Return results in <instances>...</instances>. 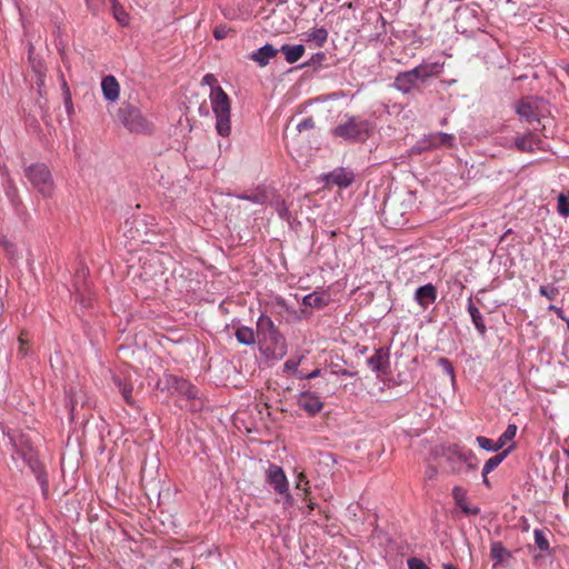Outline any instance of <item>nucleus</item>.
I'll list each match as a JSON object with an SVG mask.
<instances>
[{
	"label": "nucleus",
	"mask_w": 569,
	"mask_h": 569,
	"mask_svg": "<svg viewBox=\"0 0 569 569\" xmlns=\"http://www.w3.org/2000/svg\"><path fill=\"white\" fill-rule=\"evenodd\" d=\"M389 349L378 348L375 353L367 359V365L373 372H385L389 365Z\"/></svg>",
	"instance_id": "ddd939ff"
},
{
	"label": "nucleus",
	"mask_w": 569,
	"mask_h": 569,
	"mask_svg": "<svg viewBox=\"0 0 569 569\" xmlns=\"http://www.w3.org/2000/svg\"><path fill=\"white\" fill-rule=\"evenodd\" d=\"M202 83L211 88L210 103L216 117V130L221 137H229L231 133V102L223 89L217 84L213 74H206Z\"/></svg>",
	"instance_id": "f257e3e1"
},
{
	"label": "nucleus",
	"mask_w": 569,
	"mask_h": 569,
	"mask_svg": "<svg viewBox=\"0 0 569 569\" xmlns=\"http://www.w3.org/2000/svg\"><path fill=\"white\" fill-rule=\"evenodd\" d=\"M276 210L280 218L284 219L287 217L288 209L283 201L276 202Z\"/></svg>",
	"instance_id": "ea45409f"
},
{
	"label": "nucleus",
	"mask_w": 569,
	"mask_h": 569,
	"mask_svg": "<svg viewBox=\"0 0 569 569\" xmlns=\"http://www.w3.org/2000/svg\"><path fill=\"white\" fill-rule=\"evenodd\" d=\"M567 456L569 457V450L566 451Z\"/></svg>",
	"instance_id": "e2e57ef3"
},
{
	"label": "nucleus",
	"mask_w": 569,
	"mask_h": 569,
	"mask_svg": "<svg viewBox=\"0 0 569 569\" xmlns=\"http://www.w3.org/2000/svg\"><path fill=\"white\" fill-rule=\"evenodd\" d=\"M413 299L422 310H426L436 301L437 289L432 283L421 286L416 290Z\"/></svg>",
	"instance_id": "4468645a"
},
{
	"label": "nucleus",
	"mask_w": 569,
	"mask_h": 569,
	"mask_svg": "<svg viewBox=\"0 0 569 569\" xmlns=\"http://www.w3.org/2000/svg\"><path fill=\"white\" fill-rule=\"evenodd\" d=\"M43 82H44V80H43L42 76H39V79H38L39 88H41L43 86Z\"/></svg>",
	"instance_id": "864d4df0"
},
{
	"label": "nucleus",
	"mask_w": 569,
	"mask_h": 569,
	"mask_svg": "<svg viewBox=\"0 0 569 569\" xmlns=\"http://www.w3.org/2000/svg\"><path fill=\"white\" fill-rule=\"evenodd\" d=\"M313 120L311 118H306L303 120H301L298 124H297V129L299 132H302L303 130H308V129H311L313 128Z\"/></svg>",
	"instance_id": "e433bc0d"
},
{
	"label": "nucleus",
	"mask_w": 569,
	"mask_h": 569,
	"mask_svg": "<svg viewBox=\"0 0 569 569\" xmlns=\"http://www.w3.org/2000/svg\"><path fill=\"white\" fill-rule=\"evenodd\" d=\"M443 569H458V568L452 565H443Z\"/></svg>",
	"instance_id": "5fc2aeb1"
},
{
	"label": "nucleus",
	"mask_w": 569,
	"mask_h": 569,
	"mask_svg": "<svg viewBox=\"0 0 569 569\" xmlns=\"http://www.w3.org/2000/svg\"><path fill=\"white\" fill-rule=\"evenodd\" d=\"M26 177L43 197L49 198L52 196L53 181L47 166L40 163L31 164L26 170Z\"/></svg>",
	"instance_id": "423d86ee"
},
{
	"label": "nucleus",
	"mask_w": 569,
	"mask_h": 569,
	"mask_svg": "<svg viewBox=\"0 0 569 569\" xmlns=\"http://www.w3.org/2000/svg\"><path fill=\"white\" fill-rule=\"evenodd\" d=\"M122 397H124L126 402L132 403V393H122Z\"/></svg>",
	"instance_id": "09e8293b"
},
{
	"label": "nucleus",
	"mask_w": 569,
	"mask_h": 569,
	"mask_svg": "<svg viewBox=\"0 0 569 569\" xmlns=\"http://www.w3.org/2000/svg\"><path fill=\"white\" fill-rule=\"evenodd\" d=\"M101 91L106 100L116 102L120 96V84L114 76H106L101 80Z\"/></svg>",
	"instance_id": "2eb2a0df"
},
{
	"label": "nucleus",
	"mask_w": 569,
	"mask_h": 569,
	"mask_svg": "<svg viewBox=\"0 0 569 569\" xmlns=\"http://www.w3.org/2000/svg\"><path fill=\"white\" fill-rule=\"evenodd\" d=\"M438 476V469L435 466L429 465L427 469H425V479L429 481H433Z\"/></svg>",
	"instance_id": "4c0bfd02"
},
{
	"label": "nucleus",
	"mask_w": 569,
	"mask_h": 569,
	"mask_svg": "<svg viewBox=\"0 0 569 569\" xmlns=\"http://www.w3.org/2000/svg\"><path fill=\"white\" fill-rule=\"evenodd\" d=\"M277 54V49L273 46L267 43L252 52L250 58L256 61L260 67H264L269 63L270 59Z\"/></svg>",
	"instance_id": "a211bd4d"
},
{
	"label": "nucleus",
	"mask_w": 569,
	"mask_h": 569,
	"mask_svg": "<svg viewBox=\"0 0 569 569\" xmlns=\"http://www.w3.org/2000/svg\"><path fill=\"white\" fill-rule=\"evenodd\" d=\"M157 390L158 391H189L190 383L184 379L178 378L177 376L164 375L157 382Z\"/></svg>",
	"instance_id": "9b49d317"
},
{
	"label": "nucleus",
	"mask_w": 569,
	"mask_h": 569,
	"mask_svg": "<svg viewBox=\"0 0 569 569\" xmlns=\"http://www.w3.org/2000/svg\"><path fill=\"white\" fill-rule=\"evenodd\" d=\"M539 293L549 300H555L559 291L553 286H540Z\"/></svg>",
	"instance_id": "2f4dec72"
},
{
	"label": "nucleus",
	"mask_w": 569,
	"mask_h": 569,
	"mask_svg": "<svg viewBox=\"0 0 569 569\" xmlns=\"http://www.w3.org/2000/svg\"><path fill=\"white\" fill-rule=\"evenodd\" d=\"M442 71L443 63L439 61L423 60L413 69L399 72L395 79L393 87L402 93H409L420 83H425L430 78L438 77Z\"/></svg>",
	"instance_id": "f03ea898"
},
{
	"label": "nucleus",
	"mask_w": 569,
	"mask_h": 569,
	"mask_svg": "<svg viewBox=\"0 0 569 569\" xmlns=\"http://www.w3.org/2000/svg\"><path fill=\"white\" fill-rule=\"evenodd\" d=\"M546 109L545 102L538 98H526L517 104V113L528 122L540 120Z\"/></svg>",
	"instance_id": "0eeeda50"
},
{
	"label": "nucleus",
	"mask_w": 569,
	"mask_h": 569,
	"mask_svg": "<svg viewBox=\"0 0 569 569\" xmlns=\"http://www.w3.org/2000/svg\"><path fill=\"white\" fill-rule=\"evenodd\" d=\"M131 390H132V387L130 389H127L126 387H123L120 391L127 392V391H131Z\"/></svg>",
	"instance_id": "4d7b16f0"
},
{
	"label": "nucleus",
	"mask_w": 569,
	"mask_h": 569,
	"mask_svg": "<svg viewBox=\"0 0 569 569\" xmlns=\"http://www.w3.org/2000/svg\"><path fill=\"white\" fill-rule=\"evenodd\" d=\"M281 52L284 54L288 63H295L303 56L305 47L302 44H283L281 47Z\"/></svg>",
	"instance_id": "4be33fe9"
},
{
	"label": "nucleus",
	"mask_w": 569,
	"mask_h": 569,
	"mask_svg": "<svg viewBox=\"0 0 569 569\" xmlns=\"http://www.w3.org/2000/svg\"><path fill=\"white\" fill-rule=\"evenodd\" d=\"M300 359H289L284 362V370L286 371H296L299 366Z\"/></svg>",
	"instance_id": "a19ab883"
},
{
	"label": "nucleus",
	"mask_w": 569,
	"mask_h": 569,
	"mask_svg": "<svg viewBox=\"0 0 569 569\" xmlns=\"http://www.w3.org/2000/svg\"><path fill=\"white\" fill-rule=\"evenodd\" d=\"M278 495H282V496H284V501H287V503H288L289 506H291V505H292V496L289 493V490L287 491V493H278Z\"/></svg>",
	"instance_id": "a18cd8bd"
},
{
	"label": "nucleus",
	"mask_w": 569,
	"mask_h": 569,
	"mask_svg": "<svg viewBox=\"0 0 569 569\" xmlns=\"http://www.w3.org/2000/svg\"><path fill=\"white\" fill-rule=\"evenodd\" d=\"M328 39V31L325 28H313L303 33L306 42H313L316 47H322Z\"/></svg>",
	"instance_id": "412c9836"
},
{
	"label": "nucleus",
	"mask_w": 569,
	"mask_h": 569,
	"mask_svg": "<svg viewBox=\"0 0 569 569\" xmlns=\"http://www.w3.org/2000/svg\"><path fill=\"white\" fill-rule=\"evenodd\" d=\"M451 495H453V499L455 501H457L458 506L461 507V509H463L465 512H468V509H466L462 505H461V501L465 500L466 498V491L465 489L460 488V487H455L453 488V491H451Z\"/></svg>",
	"instance_id": "473e14b6"
},
{
	"label": "nucleus",
	"mask_w": 569,
	"mask_h": 569,
	"mask_svg": "<svg viewBox=\"0 0 569 569\" xmlns=\"http://www.w3.org/2000/svg\"><path fill=\"white\" fill-rule=\"evenodd\" d=\"M299 490L302 491V500L309 501L310 500V487L309 486H305V487H302Z\"/></svg>",
	"instance_id": "79ce46f5"
},
{
	"label": "nucleus",
	"mask_w": 569,
	"mask_h": 569,
	"mask_svg": "<svg viewBox=\"0 0 569 569\" xmlns=\"http://www.w3.org/2000/svg\"><path fill=\"white\" fill-rule=\"evenodd\" d=\"M557 212L563 218L569 217V193H560L558 196Z\"/></svg>",
	"instance_id": "cd10ccee"
},
{
	"label": "nucleus",
	"mask_w": 569,
	"mask_h": 569,
	"mask_svg": "<svg viewBox=\"0 0 569 569\" xmlns=\"http://www.w3.org/2000/svg\"><path fill=\"white\" fill-rule=\"evenodd\" d=\"M62 81H63V83H62L63 88H68V87H67V82L64 81V79H63V78H62Z\"/></svg>",
	"instance_id": "bf43d9fd"
},
{
	"label": "nucleus",
	"mask_w": 569,
	"mask_h": 569,
	"mask_svg": "<svg viewBox=\"0 0 569 569\" xmlns=\"http://www.w3.org/2000/svg\"><path fill=\"white\" fill-rule=\"evenodd\" d=\"M230 31V28L227 26H217L213 30V36L217 40H222L229 36Z\"/></svg>",
	"instance_id": "72a5a7b5"
},
{
	"label": "nucleus",
	"mask_w": 569,
	"mask_h": 569,
	"mask_svg": "<svg viewBox=\"0 0 569 569\" xmlns=\"http://www.w3.org/2000/svg\"><path fill=\"white\" fill-rule=\"evenodd\" d=\"M298 403L309 415H315L322 409V402L313 393H299Z\"/></svg>",
	"instance_id": "f3484780"
},
{
	"label": "nucleus",
	"mask_w": 569,
	"mask_h": 569,
	"mask_svg": "<svg viewBox=\"0 0 569 569\" xmlns=\"http://www.w3.org/2000/svg\"><path fill=\"white\" fill-rule=\"evenodd\" d=\"M267 482L273 487L277 493H286L289 490L288 478H286L281 467L277 465H270V468H268Z\"/></svg>",
	"instance_id": "9d476101"
},
{
	"label": "nucleus",
	"mask_w": 569,
	"mask_h": 569,
	"mask_svg": "<svg viewBox=\"0 0 569 569\" xmlns=\"http://www.w3.org/2000/svg\"><path fill=\"white\" fill-rule=\"evenodd\" d=\"M477 442L480 448L487 450V451H499L506 446H500L499 441L493 442L492 440L486 438V437H477Z\"/></svg>",
	"instance_id": "c85d7f7f"
},
{
	"label": "nucleus",
	"mask_w": 569,
	"mask_h": 569,
	"mask_svg": "<svg viewBox=\"0 0 569 569\" xmlns=\"http://www.w3.org/2000/svg\"><path fill=\"white\" fill-rule=\"evenodd\" d=\"M118 118L131 132L146 133L152 130L151 122L134 106L122 104L118 110Z\"/></svg>",
	"instance_id": "39448f33"
},
{
	"label": "nucleus",
	"mask_w": 569,
	"mask_h": 569,
	"mask_svg": "<svg viewBox=\"0 0 569 569\" xmlns=\"http://www.w3.org/2000/svg\"><path fill=\"white\" fill-rule=\"evenodd\" d=\"M467 310H468V312L470 315L471 321L475 325L477 331L480 335H485V332L487 330L486 323L483 321V318H482L479 309L472 302V298L471 297L468 299Z\"/></svg>",
	"instance_id": "aec40b11"
},
{
	"label": "nucleus",
	"mask_w": 569,
	"mask_h": 569,
	"mask_svg": "<svg viewBox=\"0 0 569 569\" xmlns=\"http://www.w3.org/2000/svg\"><path fill=\"white\" fill-rule=\"evenodd\" d=\"M409 569H430L425 562L418 558L409 560Z\"/></svg>",
	"instance_id": "58836bf2"
},
{
	"label": "nucleus",
	"mask_w": 569,
	"mask_h": 569,
	"mask_svg": "<svg viewBox=\"0 0 569 569\" xmlns=\"http://www.w3.org/2000/svg\"><path fill=\"white\" fill-rule=\"evenodd\" d=\"M550 310H558L555 306L549 307Z\"/></svg>",
	"instance_id": "052dcab7"
},
{
	"label": "nucleus",
	"mask_w": 569,
	"mask_h": 569,
	"mask_svg": "<svg viewBox=\"0 0 569 569\" xmlns=\"http://www.w3.org/2000/svg\"><path fill=\"white\" fill-rule=\"evenodd\" d=\"M319 375V370H313L312 372L306 375V376H300V378H313V377H317Z\"/></svg>",
	"instance_id": "de8ad7c7"
},
{
	"label": "nucleus",
	"mask_w": 569,
	"mask_h": 569,
	"mask_svg": "<svg viewBox=\"0 0 569 569\" xmlns=\"http://www.w3.org/2000/svg\"><path fill=\"white\" fill-rule=\"evenodd\" d=\"M278 329L276 328L273 321L268 316L261 315L257 321V337L259 342L261 340H266L270 338L273 333H276Z\"/></svg>",
	"instance_id": "dca6fc26"
},
{
	"label": "nucleus",
	"mask_w": 569,
	"mask_h": 569,
	"mask_svg": "<svg viewBox=\"0 0 569 569\" xmlns=\"http://www.w3.org/2000/svg\"><path fill=\"white\" fill-rule=\"evenodd\" d=\"M535 542L539 550L546 552L549 550V541L547 540L546 533L541 530H535Z\"/></svg>",
	"instance_id": "c756f323"
},
{
	"label": "nucleus",
	"mask_w": 569,
	"mask_h": 569,
	"mask_svg": "<svg viewBox=\"0 0 569 569\" xmlns=\"http://www.w3.org/2000/svg\"><path fill=\"white\" fill-rule=\"evenodd\" d=\"M515 143H516V147L520 151L531 152L537 149H540L541 141L538 138H536L535 134L528 133V134L518 137L516 139Z\"/></svg>",
	"instance_id": "6ab92c4d"
},
{
	"label": "nucleus",
	"mask_w": 569,
	"mask_h": 569,
	"mask_svg": "<svg viewBox=\"0 0 569 569\" xmlns=\"http://www.w3.org/2000/svg\"><path fill=\"white\" fill-rule=\"evenodd\" d=\"M346 7H347L348 9H351V8H352V3H351V2H349V3H347V4H346Z\"/></svg>",
	"instance_id": "13d9d810"
},
{
	"label": "nucleus",
	"mask_w": 569,
	"mask_h": 569,
	"mask_svg": "<svg viewBox=\"0 0 569 569\" xmlns=\"http://www.w3.org/2000/svg\"><path fill=\"white\" fill-rule=\"evenodd\" d=\"M487 477H488V476H485V475H483V483H485V485H487V486L489 487V481H488V478H487Z\"/></svg>",
	"instance_id": "6e6d98bb"
},
{
	"label": "nucleus",
	"mask_w": 569,
	"mask_h": 569,
	"mask_svg": "<svg viewBox=\"0 0 569 569\" xmlns=\"http://www.w3.org/2000/svg\"><path fill=\"white\" fill-rule=\"evenodd\" d=\"M259 350L269 359H282L287 353L286 339L277 331L270 338L260 341Z\"/></svg>",
	"instance_id": "6e6552de"
},
{
	"label": "nucleus",
	"mask_w": 569,
	"mask_h": 569,
	"mask_svg": "<svg viewBox=\"0 0 569 569\" xmlns=\"http://www.w3.org/2000/svg\"><path fill=\"white\" fill-rule=\"evenodd\" d=\"M309 486V480L306 478V473L303 471H299L298 476H296V490H301L303 487Z\"/></svg>",
	"instance_id": "c9c22d12"
},
{
	"label": "nucleus",
	"mask_w": 569,
	"mask_h": 569,
	"mask_svg": "<svg viewBox=\"0 0 569 569\" xmlns=\"http://www.w3.org/2000/svg\"><path fill=\"white\" fill-rule=\"evenodd\" d=\"M517 427L516 425H509L508 428H506L505 432L498 438V442H500V446H506L509 441H511L516 437Z\"/></svg>",
	"instance_id": "7c9ffc66"
},
{
	"label": "nucleus",
	"mask_w": 569,
	"mask_h": 569,
	"mask_svg": "<svg viewBox=\"0 0 569 569\" xmlns=\"http://www.w3.org/2000/svg\"><path fill=\"white\" fill-rule=\"evenodd\" d=\"M306 501H308L309 511H312L316 509V507H317L316 502H313L312 500H306Z\"/></svg>",
	"instance_id": "8fccbe9b"
},
{
	"label": "nucleus",
	"mask_w": 569,
	"mask_h": 569,
	"mask_svg": "<svg viewBox=\"0 0 569 569\" xmlns=\"http://www.w3.org/2000/svg\"><path fill=\"white\" fill-rule=\"evenodd\" d=\"M182 396H184L182 399H180L179 401H184L186 403H189L191 401V399H193L191 396V393H182Z\"/></svg>",
	"instance_id": "49530a36"
},
{
	"label": "nucleus",
	"mask_w": 569,
	"mask_h": 569,
	"mask_svg": "<svg viewBox=\"0 0 569 569\" xmlns=\"http://www.w3.org/2000/svg\"><path fill=\"white\" fill-rule=\"evenodd\" d=\"M439 366L443 369V371L452 379L453 378V368L450 361L446 358H440L438 360Z\"/></svg>",
	"instance_id": "f704fd0d"
},
{
	"label": "nucleus",
	"mask_w": 569,
	"mask_h": 569,
	"mask_svg": "<svg viewBox=\"0 0 569 569\" xmlns=\"http://www.w3.org/2000/svg\"><path fill=\"white\" fill-rule=\"evenodd\" d=\"M77 301H79L83 307H89L90 302L84 299H79L78 296L76 297Z\"/></svg>",
	"instance_id": "3c124183"
},
{
	"label": "nucleus",
	"mask_w": 569,
	"mask_h": 569,
	"mask_svg": "<svg viewBox=\"0 0 569 569\" xmlns=\"http://www.w3.org/2000/svg\"><path fill=\"white\" fill-rule=\"evenodd\" d=\"M355 179L352 171L346 168H338L325 176L327 184H335L340 188L349 187Z\"/></svg>",
	"instance_id": "f8f14e48"
},
{
	"label": "nucleus",
	"mask_w": 569,
	"mask_h": 569,
	"mask_svg": "<svg viewBox=\"0 0 569 569\" xmlns=\"http://www.w3.org/2000/svg\"><path fill=\"white\" fill-rule=\"evenodd\" d=\"M510 449H512V446L508 449L501 451L500 453L491 457L490 459L485 462L483 466V475L488 476L490 472H492L498 466L502 463V461L506 459V457L509 455Z\"/></svg>",
	"instance_id": "393cba45"
},
{
	"label": "nucleus",
	"mask_w": 569,
	"mask_h": 569,
	"mask_svg": "<svg viewBox=\"0 0 569 569\" xmlns=\"http://www.w3.org/2000/svg\"><path fill=\"white\" fill-rule=\"evenodd\" d=\"M329 299L323 292L313 291L303 297L302 302L307 307L321 308L327 306Z\"/></svg>",
	"instance_id": "5701e85b"
},
{
	"label": "nucleus",
	"mask_w": 569,
	"mask_h": 569,
	"mask_svg": "<svg viewBox=\"0 0 569 569\" xmlns=\"http://www.w3.org/2000/svg\"><path fill=\"white\" fill-rule=\"evenodd\" d=\"M567 73H568V76H569V67L567 68Z\"/></svg>",
	"instance_id": "680f3d73"
},
{
	"label": "nucleus",
	"mask_w": 569,
	"mask_h": 569,
	"mask_svg": "<svg viewBox=\"0 0 569 569\" xmlns=\"http://www.w3.org/2000/svg\"><path fill=\"white\" fill-rule=\"evenodd\" d=\"M435 455L445 458L451 475H460L463 466H467L469 470L476 469V465L472 463L475 458L472 457L471 450H465L457 445L441 447L435 450Z\"/></svg>",
	"instance_id": "20e7f679"
},
{
	"label": "nucleus",
	"mask_w": 569,
	"mask_h": 569,
	"mask_svg": "<svg viewBox=\"0 0 569 569\" xmlns=\"http://www.w3.org/2000/svg\"><path fill=\"white\" fill-rule=\"evenodd\" d=\"M236 339L239 343L244 346H252L256 343V335L249 327H240L236 331Z\"/></svg>",
	"instance_id": "a878e982"
},
{
	"label": "nucleus",
	"mask_w": 569,
	"mask_h": 569,
	"mask_svg": "<svg viewBox=\"0 0 569 569\" xmlns=\"http://www.w3.org/2000/svg\"><path fill=\"white\" fill-rule=\"evenodd\" d=\"M41 488H43V491L48 490V482L44 479H41Z\"/></svg>",
	"instance_id": "603ef678"
},
{
	"label": "nucleus",
	"mask_w": 569,
	"mask_h": 569,
	"mask_svg": "<svg viewBox=\"0 0 569 569\" xmlns=\"http://www.w3.org/2000/svg\"><path fill=\"white\" fill-rule=\"evenodd\" d=\"M240 200L250 201L256 204H262L267 201L268 196L264 191H256L252 193H242L236 196Z\"/></svg>",
	"instance_id": "bb28decb"
},
{
	"label": "nucleus",
	"mask_w": 569,
	"mask_h": 569,
	"mask_svg": "<svg viewBox=\"0 0 569 569\" xmlns=\"http://www.w3.org/2000/svg\"><path fill=\"white\" fill-rule=\"evenodd\" d=\"M373 131V124L357 117H347L346 121L340 122L332 133L336 137L348 141H366Z\"/></svg>",
	"instance_id": "7ed1b4c3"
},
{
	"label": "nucleus",
	"mask_w": 569,
	"mask_h": 569,
	"mask_svg": "<svg viewBox=\"0 0 569 569\" xmlns=\"http://www.w3.org/2000/svg\"><path fill=\"white\" fill-rule=\"evenodd\" d=\"M19 343H20V347H19V353L20 355H26V351H24V340L22 337L19 338Z\"/></svg>",
	"instance_id": "c03bdc74"
},
{
	"label": "nucleus",
	"mask_w": 569,
	"mask_h": 569,
	"mask_svg": "<svg viewBox=\"0 0 569 569\" xmlns=\"http://www.w3.org/2000/svg\"><path fill=\"white\" fill-rule=\"evenodd\" d=\"M116 18L117 20L122 23V24H126L127 21H128V18H127V14L126 13H119V14H116Z\"/></svg>",
	"instance_id": "37998d69"
},
{
	"label": "nucleus",
	"mask_w": 569,
	"mask_h": 569,
	"mask_svg": "<svg viewBox=\"0 0 569 569\" xmlns=\"http://www.w3.org/2000/svg\"><path fill=\"white\" fill-rule=\"evenodd\" d=\"M489 555H491V559L496 560V563H505L510 559V551L499 541L491 543V551H489Z\"/></svg>",
	"instance_id": "b1692460"
},
{
	"label": "nucleus",
	"mask_w": 569,
	"mask_h": 569,
	"mask_svg": "<svg viewBox=\"0 0 569 569\" xmlns=\"http://www.w3.org/2000/svg\"><path fill=\"white\" fill-rule=\"evenodd\" d=\"M455 140L456 138L453 134L445 132H432L425 136L421 140H419L415 148L419 153L428 150L438 149L443 146L451 148L455 146Z\"/></svg>",
	"instance_id": "1a4fd4ad"
}]
</instances>
